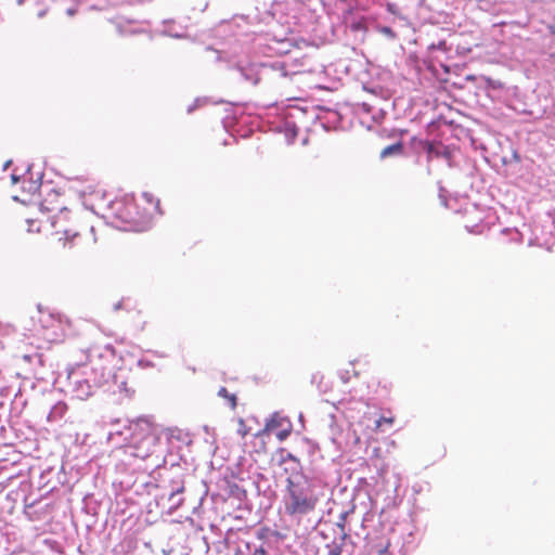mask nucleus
<instances>
[{
	"mask_svg": "<svg viewBox=\"0 0 555 555\" xmlns=\"http://www.w3.org/2000/svg\"><path fill=\"white\" fill-rule=\"evenodd\" d=\"M128 371L107 365L102 358L77 365L67 373V387L74 397L86 400L99 390L131 398L134 390L127 387Z\"/></svg>",
	"mask_w": 555,
	"mask_h": 555,
	"instance_id": "obj_1",
	"label": "nucleus"
},
{
	"mask_svg": "<svg viewBox=\"0 0 555 555\" xmlns=\"http://www.w3.org/2000/svg\"><path fill=\"white\" fill-rule=\"evenodd\" d=\"M318 480L304 472L291 473L286 479L285 511L291 516H304L314 511L318 503Z\"/></svg>",
	"mask_w": 555,
	"mask_h": 555,
	"instance_id": "obj_2",
	"label": "nucleus"
},
{
	"mask_svg": "<svg viewBox=\"0 0 555 555\" xmlns=\"http://www.w3.org/2000/svg\"><path fill=\"white\" fill-rule=\"evenodd\" d=\"M111 435L122 437L125 442L138 450L135 456L142 459L150 455L149 448L156 441L152 421L146 416L138 417L137 420H126L124 429H116Z\"/></svg>",
	"mask_w": 555,
	"mask_h": 555,
	"instance_id": "obj_3",
	"label": "nucleus"
},
{
	"mask_svg": "<svg viewBox=\"0 0 555 555\" xmlns=\"http://www.w3.org/2000/svg\"><path fill=\"white\" fill-rule=\"evenodd\" d=\"M188 474L184 472L167 470L163 478V493L159 496L162 502L167 501L169 512L178 509L184 501L185 481Z\"/></svg>",
	"mask_w": 555,
	"mask_h": 555,
	"instance_id": "obj_4",
	"label": "nucleus"
},
{
	"mask_svg": "<svg viewBox=\"0 0 555 555\" xmlns=\"http://www.w3.org/2000/svg\"><path fill=\"white\" fill-rule=\"evenodd\" d=\"M218 495L224 501L232 500L238 508L247 507V491L233 477L218 481Z\"/></svg>",
	"mask_w": 555,
	"mask_h": 555,
	"instance_id": "obj_5",
	"label": "nucleus"
},
{
	"mask_svg": "<svg viewBox=\"0 0 555 555\" xmlns=\"http://www.w3.org/2000/svg\"><path fill=\"white\" fill-rule=\"evenodd\" d=\"M401 478L396 473H385L380 475V480L377 482V493L385 494L386 506L396 505L400 501L401 494Z\"/></svg>",
	"mask_w": 555,
	"mask_h": 555,
	"instance_id": "obj_6",
	"label": "nucleus"
},
{
	"mask_svg": "<svg viewBox=\"0 0 555 555\" xmlns=\"http://www.w3.org/2000/svg\"><path fill=\"white\" fill-rule=\"evenodd\" d=\"M219 555H253V540H246L229 533L217 544Z\"/></svg>",
	"mask_w": 555,
	"mask_h": 555,
	"instance_id": "obj_7",
	"label": "nucleus"
},
{
	"mask_svg": "<svg viewBox=\"0 0 555 555\" xmlns=\"http://www.w3.org/2000/svg\"><path fill=\"white\" fill-rule=\"evenodd\" d=\"M185 451H188V449H184L181 444L167 447V452L163 460L165 472L176 469V472L186 473L189 464L185 457Z\"/></svg>",
	"mask_w": 555,
	"mask_h": 555,
	"instance_id": "obj_8",
	"label": "nucleus"
},
{
	"mask_svg": "<svg viewBox=\"0 0 555 555\" xmlns=\"http://www.w3.org/2000/svg\"><path fill=\"white\" fill-rule=\"evenodd\" d=\"M231 69L238 74L241 80L248 82L251 86H257L261 80V76L266 70V67L262 64L241 61L235 63Z\"/></svg>",
	"mask_w": 555,
	"mask_h": 555,
	"instance_id": "obj_9",
	"label": "nucleus"
},
{
	"mask_svg": "<svg viewBox=\"0 0 555 555\" xmlns=\"http://www.w3.org/2000/svg\"><path fill=\"white\" fill-rule=\"evenodd\" d=\"M336 449L341 452H351L361 443V438L351 426L338 434L333 433L331 437Z\"/></svg>",
	"mask_w": 555,
	"mask_h": 555,
	"instance_id": "obj_10",
	"label": "nucleus"
},
{
	"mask_svg": "<svg viewBox=\"0 0 555 555\" xmlns=\"http://www.w3.org/2000/svg\"><path fill=\"white\" fill-rule=\"evenodd\" d=\"M251 486L255 488L257 494L266 500V503L260 502V505H264L267 507L271 506L273 500L276 498V494L271 486L269 478L262 474H258L253 478Z\"/></svg>",
	"mask_w": 555,
	"mask_h": 555,
	"instance_id": "obj_11",
	"label": "nucleus"
},
{
	"mask_svg": "<svg viewBox=\"0 0 555 555\" xmlns=\"http://www.w3.org/2000/svg\"><path fill=\"white\" fill-rule=\"evenodd\" d=\"M349 544H351L350 535L345 532L343 525H338V531L335 532L333 541L325 546L327 555H343L344 553H349Z\"/></svg>",
	"mask_w": 555,
	"mask_h": 555,
	"instance_id": "obj_12",
	"label": "nucleus"
},
{
	"mask_svg": "<svg viewBox=\"0 0 555 555\" xmlns=\"http://www.w3.org/2000/svg\"><path fill=\"white\" fill-rule=\"evenodd\" d=\"M276 532L270 529H261L253 540V555H270V539L276 540Z\"/></svg>",
	"mask_w": 555,
	"mask_h": 555,
	"instance_id": "obj_13",
	"label": "nucleus"
},
{
	"mask_svg": "<svg viewBox=\"0 0 555 555\" xmlns=\"http://www.w3.org/2000/svg\"><path fill=\"white\" fill-rule=\"evenodd\" d=\"M427 153V162L431 160L433 156L444 158L450 160L452 158V152L448 146L437 145L435 142L426 141L424 146Z\"/></svg>",
	"mask_w": 555,
	"mask_h": 555,
	"instance_id": "obj_14",
	"label": "nucleus"
},
{
	"mask_svg": "<svg viewBox=\"0 0 555 555\" xmlns=\"http://www.w3.org/2000/svg\"><path fill=\"white\" fill-rule=\"evenodd\" d=\"M278 456H279V464L282 465V464H286V463H292V466H291V473H294V472H302V466L300 464V461L299 459L294 455L292 452H289L288 450L284 449V448H280L276 452Z\"/></svg>",
	"mask_w": 555,
	"mask_h": 555,
	"instance_id": "obj_15",
	"label": "nucleus"
},
{
	"mask_svg": "<svg viewBox=\"0 0 555 555\" xmlns=\"http://www.w3.org/2000/svg\"><path fill=\"white\" fill-rule=\"evenodd\" d=\"M167 447L171 444H181L184 449H188L191 440L186 434H183L180 429H168L166 433Z\"/></svg>",
	"mask_w": 555,
	"mask_h": 555,
	"instance_id": "obj_16",
	"label": "nucleus"
},
{
	"mask_svg": "<svg viewBox=\"0 0 555 555\" xmlns=\"http://www.w3.org/2000/svg\"><path fill=\"white\" fill-rule=\"evenodd\" d=\"M287 424H292L287 416H283L278 412H274L271 417L266 423V430H274L282 429L287 426Z\"/></svg>",
	"mask_w": 555,
	"mask_h": 555,
	"instance_id": "obj_17",
	"label": "nucleus"
},
{
	"mask_svg": "<svg viewBox=\"0 0 555 555\" xmlns=\"http://www.w3.org/2000/svg\"><path fill=\"white\" fill-rule=\"evenodd\" d=\"M402 152H403V144H402V142L399 141V142H396V143H393L391 145L386 146L380 152L379 157L382 159H384V158H387L389 156L400 155V154H402Z\"/></svg>",
	"mask_w": 555,
	"mask_h": 555,
	"instance_id": "obj_18",
	"label": "nucleus"
},
{
	"mask_svg": "<svg viewBox=\"0 0 555 555\" xmlns=\"http://www.w3.org/2000/svg\"><path fill=\"white\" fill-rule=\"evenodd\" d=\"M284 134L288 144H293L298 135V128L295 122L286 120L284 124Z\"/></svg>",
	"mask_w": 555,
	"mask_h": 555,
	"instance_id": "obj_19",
	"label": "nucleus"
},
{
	"mask_svg": "<svg viewBox=\"0 0 555 555\" xmlns=\"http://www.w3.org/2000/svg\"><path fill=\"white\" fill-rule=\"evenodd\" d=\"M66 410H67V406L64 403L55 404L51 409V411H50V413L48 415V420L49 421H53V422L59 421L60 418L63 417V415L66 412Z\"/></svg>",
	"mask_w": 555,
	"mask_h": 555,
	"instance_id": "obj_20",
	"label": "nucleus"
},
{
	"mask_svg": "<svg viewBox=\"0 0 555 555\" xmlns=\"http://www.w3.org/2000/svg\"><path fill=\"white\" fill-rule=\"evenodd\" d=\"M363 90L385 100L388 98V90L384 89L379 85H363Z\"/></svg>",
	"mask_w": 555,
	"mask_h": 555,
	"instance_id": "obj_21",
	"label": "nucleus"
},
{
	"mask_svg": "<svg viewBox=\"0 0 555 555\" xmlns=\"http://www.w3.org/2000/svg\"><path fill=\"white\" fill-rule=\"evenodd\" d=\"M327 114H328L327 121L326 122L322 121L321 125L325 130H331L332 128H334L336 126V124L339 122L340 116L336 111H328Z\"/></svg>",
	"mask_w": 555,
	"mask_h": 555,
	"instance_id": "obj_22",
	"label": "nucleus"
},
{
	"mask_svg": "<svg viewBox=\"0 0 555 555\" xmlns=\"http://www.w3.org/2000/svg\"><path fill=\"white\" fill-rule=\"evenodd\" d=\"M218 396L228 399L232 409L236 406V396L233 393H229L225 387H221L219 389Z\"/></svg>",
	"mask_w": 555,
	"mask_h": 555,
	"instance_id": "obj_23",
	"label": "nucleus"
},
{
	"mask_svg": "<svg viewBox=\"0 0 555 555\" xmlns=\"http://www.w3.org/2000/svg\"><path fill=\"white\" fill-rule=\"evenodd\" d=\"M292 429H293V425H292V424H287V426L283 427L282 429H280V430L276 433V438H278L280 441H284V440H285V439H287V438H288V436L291 435Z\"/></svg>",
	"mask_w": 555,
	"mask_h": 555,
	"instance_id": "obj_24",
	"label": "nucleus"
},
{
	"mask_svg": "<svg viewBox=\"0 0 555 555\" xmlns=\"http://www.w3.org/2000/svg\"><path fill=\"white\" fill-rule=\"evenodd\" d=\"M304 442L307 446L308 453L311 456H313L317 452L320 451L319 450V446L315 442H313V441H311V440H309L307 438L304 440Z\"/></svg>",
	"mask_w": 555,
	"mask_h": 555,
	"instance_id": "obj_25",
	"label": "nucleus"
},
{
	"mask_svg": "<svg viewBox=\"0 0 555 555\" xmlns=\"http://www.w3.org/2000/svg\"><path fill=\"white\" fill-rule=\"evenodd\" d=\"M385 115H386V112L384 108H378V109H374L373 113H372V119L375 121V122H379L382 121L384 118H385Z\"/></svg>",
	"mask_w": 555,
	"mask_h": 555,
	"instance_id": "obj_26",
	"label": "nucleus"
},
{
	"mask_svg": "<svg viewBox=\"0 0 555 555\" xmlns=\"http://www.w3.org/2000/svg\"><path fill=\"white\" fill-rule=\"evenodd\" d=\"M40 504V502H33L30 504H27L26 505V513L30 516H33L34 514H38V509H37V506Z\"/></svg>",
	"mask_w": 555,
	"mask_h": 555,
	"instance_id": "obj_27",
	"label": "nucleus"
},
{
	"mask_svg": "<svg viewBox=\"0 0 555 555\" xmlns=\"http://www.w3.org/2000/svg\"><path fill=\"white\" fill-rule=\"evenodd\" d=\"M41 178H42V176H40L36 181H30L29 182V186H28V191L29 192H35L36 190L39 189Z\"/></svg>",
	"mask_w": 555,
	"mask_h": 555,
	"instance_id": "obj_28",
	"label": "nucleus"
},
{
	"mask_svg": "<svg viewBox=\"0 0 555 555\" xmlns=\"http://www.w3.org/2000/svg\"><path fill=\"white\" fill-rule=\"evenodd\" d=\"M7 428L0 423V446L7 444Z\"/></svg>",
	"mask_w": 555,
	"mask_h": 555,
	"instance_id": "obj_29",
	"label": "nucleus"
},
{
	"mask_svg": "<svg viewBox=\"0 0 555 555\" xmlns=\"http://www.w3.org/2000/svg\"><path fill=\"white\" fill-rule=\"evenodd\" d=\"M375 423H376V427L380 428L384 424L391 425L392 418L380 417Z\"/></svg>",
	"mask_w": 555,
	"mask_h": 555,
	"instance_id": "obj_30",
	"label": "nucleus"
},
{
	"mask_svg": "<svg viewBox=\"0 0 555 555\" xmlns=\"http://www.w3.org/2000/svg\"><path fill=\"white\" fill-rule=\"evenodd\" d=\"M339 377L344 384H347L350 380V374L349 371H341L339 373Z\"/></svg>",
	"mask_w": 555,
	"mask_h": 555,
	"instance_id": "obj_31",
	"label": "nucleus"
},
{
	"mask_svg": "<svg viewBox=\"0 0 555 555\" xmlns=\"http://www.w3.org/2000/svg\"><path fill=\"white\" fill-rule=\"evenodd\" d=\"M361 107H362V109H363L365 113H367V114H372V113H373V111H374V106H373L372 104H370V103H366V102H363V103L361 104Z\"/></svg>",
	"mask_w": 555,
	"mask_h": 555,
	"instance_id": "obj_32",
	"label": "nucleus"
},
{
	"mask_svg": "<svg viewBox=\"0 0 555 555\" xmlns=\"http://www.w3.org/2000/svg\"><path fill=\"white\" fill-rule=\"evenodd\" d=\"M444 47H446V42L444 41H440L438 44H435V43L430 44L428 47V49L429 50L444 49Z\"/></svg>",
	"mask_w": 555,
	"mask_h": 555,
	"instance_id": "obj_33",
	"label": "nucleus"
},
{
	"mask_svg": "<svg viewBox=\"0 0 555 555\" xmlns=\"http://www.w3.org/2000/svg\"><path fill=\"white\" fill-rule=\"evenodd\" d=\"M142 195L146 199V202H149V203H152L154 201L153 194H151L149 192H144Z\"/></svg>",
	"mask_w": 555,
	"mask_h": 555,
	"instance_id": "obj_34",
	"label": "nucleus"
},
{
	"mask_svg": "<svg viewBox=\"0 0 555 555\" xmlns=\"http://www.w3.org/2000/svg\"><path fill=\"white\" fill-rule=\"evenodd\" d=\"M322 378H323V376L320 373H315V374L312 375L311 383L314 384L319 379H322Z\"/></svg>",
	"mask_w": 555,
	"mask_h": 555,
	"instance_id": "obj_35",
	"label": "nucleus"
},
{
	"mask_svg": "<svg viewBox=\"0 0 555 555\" xmlns=\"http://www.w3.org/2000/svg\"><path fill=\"white\" fill-rule=\"evenodd\" d=\"M240 425H241V427H244V426H245V425H244L243 420H241V421H240ZM238 433H240L243 437L247 435V431H246V429H245V428H240V429H238Z\"/></svg>",
	"mask_w": 555,
	"mask_h": 555,
	"instance_id": "obj_36",
	"label": "nucleus"
},
{
	"mask_svg": "<svg viewBox=\"0 0 555 555\" xmlns=\"http://www.w3.org/2000/svg\"><path fill=\"white\" fill-rule=\"evenodd\" d=\"M76 11H77V10H76L75 8H68V9L66 10V13H67V15L73 16V15H75V14H76Z\"/></svg>",
	"mask_w": 555,
	"mask_h": 555,
	"instance_id": "obj_37",
	"label": "nucleus"
},
{
	"mask_svg": "<svg viewBox=\"0 0 555 555\" xmlns=\"http://www.w3.org/2000/svg\"><path fill=\"white\" fill-rule=\"evenodd\" d=\"M11 179H12V182H13V183H16L17 181H20L21 177H20V176H17L15 172H13V173L11 175Z\"/></svg>",
	"mask_w": 555,
	"mask_h": 555,
	"instance_id": "obj_38",
	"label": "nucleus"
},
{
	"mask_svg": "<svg viewBox=\"0 0 555 555\" xmlns=\"http://www.w3.org/2000/svg\"><path fill=\"white\" fill-rule=\"evenodd\" d=\"M197 102H198V100H196V102H195L194 104H192V105H190V106L188 107V109H186V111H188V113H189V114H191V113L196 108V103H197Z\"/></svg>",
	"mask_w": 555,
	"mask_h": 555,
	"instance_id": "obj_39",
	"label": "nucleus"
},
{
	"mask_svg": "<svg viewBox=\"0 0 555 555\" xmlns=\"http://www.w3.org/2000/svg\"><path fill=\"white\" fill-rule=\"evenodd\" d=\"M9 331V327L8 326H3L1 323H0V333H4L7 334Z\"/></svg>",
	"mask_w": 555,
	"mask_h": 555,
	"instance_id": "obj_40",
	"label": "nucleus"
},
{
	"mask_svg": "<svg viewBox=\"0 0 555 555\" xmlns=\"http://www.w3.org/2000/svg\"><path fill=\"white\" fill-rule=\"evenodd\" d=\"M512 157L516 160V162H519L520 160V156L518 155V153L516 151L513 152V155Z\"/></svg>",
	"mask_w": 555,
	"mask_h": 555,
	"instance_id": "obj_41",
	"label": "nucleus"
},
{
	"mask_svg": "<svg viewBox=\"0 0 555 555\" xmlns=\"http://www.w3.org/2000/svg\"><path fill=\"white\" fill-rule=\"evenodd\" d=\"M46 12H47L46 10H40V11L37 13V16H38L39 18H42V17L46 15Z\"/></svg>",
	"mask_w": 555,
	"mask_h": 555,
	"instance_id": "obj_42",
	"label": "nucleus"
},
{
	"mask_svg": "<svg viewBox=\"0 0 555 555\" xmlns=\"http://www.w3.org/2000/svg\"><path fill=\"white\" fill-rule=\"evenodd\" d=\"M121 307H122V301H118L117 304H115L114 310H119V309H121Z\"/></svg>",
	"mask_w": 555,
	"mask_h": 555,
	"instance_id": "obj_43",
	"label": "nucleus"
},
{
	"mask_svg": "<svg viewBox=\"0 0 555 555\" xmlns=\"http://www.w3.org/2000/svg\"><path fill=\"white\" fill-rule=\"evenodd\" d=\"M352 29H360V23L353 24Z\"/></svg>",
	"mask_w": 555,
	"mask_h": 555,
	"instance_id": "obj_44",
	"label": "nucleus"
},
{
	"mask_svg": "<svg viewBox=\"0 0 555 555\" xmlns=\"http://www.w3.org/2000/svg\"><path fill=\"white\" fill-rule=\"evenodd\" d=\"M548 29H550L551 34L555 35V26H550Z\"/></svg>",
	"mask_w": 555,
	"mask_h": 555,
	"instance_id": "obj_45",
	"label": "nucleus"
},
{
	"mask_svg": "<svg viewBox=\"0 0 555 555\" xmlns=\"http://www.w3.org/2000/svg\"><path fill=\"white\" fill-rule=\"evenodd\" d=\"M384 31H385V33H389V34H391V33H392L391 28H389V27H385V28H384Z\"/></svg>",
	"mask_w": 555,
	"mask_h": 555,
	"instance_id": "obj_46",
	"label": "nucleus"
},
{
	"mask_svg": "<svg viewBox=\"0 0 555 555\" xmlns=\"http://www.w3.org/2000/svg\"><path fill=\"white\" fill-rule=\"evenodd\" d=\"M11 164V160L7 162L5 165H4V169H7Z\"/></svg>",
	"mask_w": 555,
	"mask_h": 555,
	"instance_id": "obj_47",
	"label": "nucleus"
},
{
	"mask_svg": "<svg viewBox=\"0 0 555 555\" xmlns=\"http://www.w3.org/2000/svg\"><path fill=\"white\" fill-rule=\"evenodd\" d=\"M31 167H33V165H28L27 169H26V172H29L31 170Z\"/></svg>",
	"mask_w": 555,
	"mask_h": 555,
	"instance_id": "obj_48",
	"label": "nucleus"
},
{
	"mask_svg": "<svg viewBox=\"0 0 555 555\" xmlns=\"http://www.w3.org/2000/svg\"><path fill=\"white\" fill-rule=\"evenodd\" d=\"M164 555H172L171 552L163 551Z\"/></svg>",
	"mask_w": 555,
	"mask_h": 555,
	"instance_id": "obj_49",
	"label": "nucleus"
},
{
	"mask_svg": "<svg viewBox=\"0 0 555 555\" xmlns=\"http://www.w3.org/2000/svg\"><path fill=\"white\" fill-rule=\"evenodd\" d=\"M156 208L159 210V201H156Z\"/></svg>",
	"mask_w": 555,
	"mask_h": 555,
	"instance_id": "obj_50",
	"label": "nucleus"
},
{
	"mask_svg": "<svg viewBox=\"0 0 555 555\" xmlns=\"http://www.w3.org/2000/svg\"><path fill=\"white\" fill-rule=\"evenodd\" d=\"M118 423H119V420H116L115 422H112V425L118 424Z\"/></svg>",
	"mask_w": 555,
	"mask_h": 555,
	"instance_id": "obj_51",
	"label": "nucleus"
},
{
	"mask_svg": "<svg viewBox=\"0 0 555 555\" xmlns=\"http://www.w3.org/2000/svg\"><path fill=\"white\" fill-rule=\"evenodd\" d=\"M151 365H152L151 362L145 363V366H151Z\"/></svg>",
	"mask_w": 555,
	"mask_h": 555,
	"instance_id": "obj_52",
	"label": "nucleus"
},
{
	"mask_svg": "<svg viewBox=\"0 0 555 555\" xmlns=\"http://www.w3.org/2000/svg\"><path fill=\"white\" fill-rule=\"evenodd\" d=\"M24 0H17V3L18 4H22Z\"/></svg>",
	"mask_w": 555,
	"mask_h": 555,
	"instance_id": "obj_53",
	"label": "nucleus"
},
{
	"mask_svg": "<svg viewBox=\"0 0 555 555\" xmlns=\"http://www.w3.org/2000/svg\"><path fill=\"white\" fill-rule=\"evenodd\" d=\"M553 56H555V53L553 54Z\"/></svg>",
	"mask_w": 555,
	"mask_h": 555,
	"instance_id": "obj_54",
	"label": "nucleus"
}]
</instances>
